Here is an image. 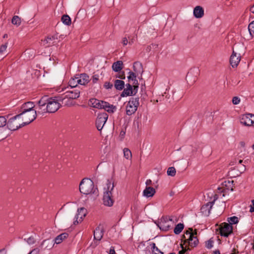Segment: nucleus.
Here are the masks:
<instances>
[{
  "mask_svg": "<svg viewBox=\"0 0 254 254\" xmlns=\"http://www.w3.org/2000/svg\"><path fill=\"white\" fill-rule=\"evenodd\" d=\"M23 114H20L10 118L7 123V127L11 130L14 131L31 123L32 120L30 119V118L28 119H24L23 117Z\"/></svg>",
  "mask_w": 254,
  "mask_h": 254,
  "instance_id": "obj_1",
  "label": "nucleus"
},
{
  "mask_svg": "<svg viewBox=\"0 0 254 254\" xmlns=\"http://www.w3.org/2000/svg\"><path fill=\"white\" fill-rule=\"evenodd\" d=\"M114 185L110 181H108L106 186L104 188L103 202L107 206L111 207L114 203L112 191L114 190Z\"/></svg>",
  "mask_w": 254,
  "mask_h": 254,
  "instance_id": "obj_2",
  "label": "nucleus"
},
{
  "mask_svg": "<svg viewBox=\"0 0 254 254\" xmlns=\"http://www.w3.org/2000/svg\"><path fill=\"white\" fill-rule=\"evenodd\" d=\"M64 105L68 106L69 104L65 101V99L62 97H55L54 98H50L47 102V110L49 113H55L60 107L61 103Z\"/></svg>",
  "mask_w": 254,
  "mask_h": 254,
  "instance_id": "obj_3",
  "label": "nucleus"
},
{
  "mask_svg": "<svg viewBox=\"0 0 254 254\" xmlns=\"http://www.w3.org/2000/svg\"><path fill=\"white\" fill-rule=\"evenodd\" d=\"M79 190L81 193L86 195L94 193L95 190L93 182L87 178L82 179L79 184Z\"/></svg>",
  "mask_w": 254,
  "mask_h": 254,
  "instance_id": "obj_4",
  "label": "nucleus"
},
{
  "mask_svg": "<svg viewBox=\"0 0 254 254\" xmlns=\"http://www.w3.org/2000/svg\"><path fill=\"white\" fill-rule=\"evenodd\" d=\"M139 105V98L132 97L127 102L126 106V114L131 116L134 114Z\"/></svg>",
  "mask_w": 254,
  "mask_h": 254,
  "instance_id": "obj_5",
  "label": "nucleus"
},
{
  "mask_svg": "<svg viewBox=\"0 0 254 254\" xmlns=\"http://www.w3.org/2000/svg\"><path fill=\"white\" fill-rule=\"evenodd\" d=\"M195 235H196V232H193L192 228H189L184 235V238L186 239L185 243H188L191 247H196L198 241L197 237L194 236Z\"/></svg>",
  "mask_w": 254,
  "mask_h": 254,
  "instance_id": "obj_6",
  "label": "nucleus"
},
{
  "mask_svg": "<svg viewBox=\"0 0 254 254\" xmlns=\"http://www.w3.org/2000/svg\"><path fill=\"white\" fill-rule=\"evenodd\" d=\"M80 95V91L78 90H74L72 91H66L61 97L65 99V101L69 104H71L70 99H75L78 98Z\"/></svg>",
  "mask_w": 254,
  "mask_h": 254,
  "instance_id": "obj_7",
  "label": "nucleus"
},
{
  "mask_svg": "<svg viewBox=\"0 0 254 254\" xmlns=\"http://www.w3.org/2000/svg\"><path fill=\"white\" fill-rule=\"evenodd\" d=\"M133 89L130 84H127L124 91L121 94V97H126L135 95L137 92L138 85H133Z\"/></svg>",
  "mask_w": 254,
  "mask_h": 254,
  "instance_id": "obj_8",
  "label": "nucleus"
},
{
  "mask_svg": "<svg viewBox=\"0 0 254 254\" xmlns=\"http://www.w3.org/2000/svg\"><path fill=\"white\" fill-rule=\"evenodd\" d=\"M108 116L106 113L99 114L96 121V126L98 130H101L108 119Z\"/></svg>",
  "mask_w": 254,
  "mask_h": 254,
  "instance_id": "obj_9",
  "label": "nucleus"
},
{
  "mask_svg": "<svg viewBox=\"0 0 254 254\" xmlns=\"http://www.w3.org/2000/svg\"><path fill=\"white\" fill-rule=\"evenodd\" d=\"M219 229L220 234L222 236L228 237L232 233L233 227L227 223H223L220 225Z\"/></svg>",
  "mask_w": 254,
  "mask_h": 254,
  "instance_id": "obj_10",
  "label": "nucleus"
},
{
  "mask_svg": "<svg viewBox=\"0 0 254 254\" xmlns=\"http://www.w3.org/2000/svg\"><path fill=\"white\" fill-rule=\"evenodd\" d=\"M240 122L246 126H254V115L248 114L243 115Z\"/></svg>",
  "mask_w": 254,
  "mask_h": 254,
  "instance_id": "obj_11",
  "label": "nucleus"
},
{
  "mask_svg": "<svg viewBox=\"0 0 254 254\" xmlns=\"http://www.w3.org/2000/svg\"><path fill=\"white\" fill-rule=\"evenodd\" d=\"M86 215V210L83 208H80L77 210V213L75 216V220L73 222L74 225L80 223Z\"/></svg>",
  "mask_w": 254,
  "mask_h": 254,
  "instance_id": "obj_12",
  "label": "nucleus"
},
{
  "mask_svg": "<svg viewBox=\"0 0 254 254\" xmlns=\"http://www.w3.org/2000/svg\"><path fill=\"white\" fill-rule=\"evenodd\" d=\"M89 104L94 108L102 109L103 107H107V102L100 101L96 99H91L89 101Z\"/></svg>",
  "mask_w": 254,
  "mask_h": 254,
  "instance_id": "obj_13",
  "label": "nucleus"
},
{
  "mask_svg": "<svg viewBox=\"0 0 254 254\" xmlns=\"http://www.w3.org/2000/svg\"><path fill=\"white\" fill-rule=\"evenodd\" d=\"M240 56L234 51L230 57V63L233 67H237L240 61Z\"/></svg>",
  "mask_w": 254,
  "mask_h": 254,
  "instance_id": "obj_14",
  "label": "nucleus"
},
{
  "mask_svg": "<svg viewBox=\"0 0 254 254\" xmlns=\"http://www.w3.org/2000/svg\"><path fill=\"white\" fill-rule=\"evenodd\" d=\"M193 14L196 18H202L204 14L203 8L199 5L196 6L193 9Z\"/></svg>",
  "mask_w": 254,
  "mask_h": 254,
  "instance_id": "obj_15",
  "label": "nucleus"
},
{
  "mask_svg": "<svg viewBox=\"0 0 254 254\" xmlns=\"http://www.w3.org/2000/svg\"><path fill=\"white\" fill-rule=\"evenodd\" d=\"M78 79L77 81H78V84H80L82 85H85L87 84L90 79L89 76L86 74H80L77 75Z\"/></svg>",
  "mask_w": 254,
  "mask_h": 254,
  "instance_id": "obj_16",
  "label": "nucleus"
},
{
  "mask_svg": "<svg viewBox=\"0 0 254 254\" xmlns=\"http://www.w3.org/2000/svg\"><path fill=\"white\" fill-rule=\"evenodd\" d=\"M57 41V39L54 36H48L42 41V44L45 47H49L53 45Z\"/></svg>",
  "mask_w": 254,
  "mask_h": 254,
  "instance_id": "obj_17",
  "label": "nucleus"
},
{
  "mask_svg": "<svg viewBox=\"0 0 254 254\" xmlns=\"http://www.w3.org/2000/svg\"><path fill=\"white\" fill-rule=\"evenodd\" d=\"M155 192V189L151 187H146L143 191V195L146 197H152Z\"/></svg>",
  "mask_w": 254,
  "mask_h": 254,
  "instance_id": "obj_18",
  "label": "nucleus"
},
{
  "mask_svg": "<svg viewBox=\"0 0 254 254\" xmlns=\"http://www.w3.org/2000/svg\"><path fill=\"white\" fill-rule=\"evenodd\" d=\"M124 67V64L122 61H118L113 64L112 68L113 71L115 72H120Z\"/></svg>",
  "mask_w": 254,
  "mask_h": 254,
  "instance_id": "obj_19",
  "label": "nucleus"
},
{
  "mask_svg": "<svg viewBox=\"0 0 254 254\" xmlns=\"http://www.w3.org/2000/svg\"><path fill=\"white\" fill-rule=\"evenodd\" d=\"M22 112L21 114H23V117L25 116V113L32 110V102H28L25 103L22 107Z\"/></svg>",
  "mask_w": 254,
  "mask_h": 254,
  "instance_id": "obj_20",
  "label": "nucleus"
},
{
  "mask_svg": "<svg viewBox=\"0 0 254 254\" xmlns=\"http://www.w3.org/2000/svg\"><path fill=\"white\" fill-rule=\"evenodd\" d=\"M103 232L102 230L100 227L96 228L94 232V237L95 239L97 240H100L103 237Z\"/></svg>",
  "mask_w": 254,
  "mask_h": 254,
  "instance_id": "obj_21",
  "label": "nucleus"
},
{
  "mask_svg": "<svg viewBox=\"0 0 254 254\" xmlns=\"http://www.w3.org/2000/svg\"><path fill=\"white\" fill-rule=\"evenodd\" d=\"M68 235L66 233H64L63 234H61L59 235H58L55 239V243L57 244H59L61 243L64 240L66 239L68 237Z\"/></svg>",
  "mask_w": 254,
  "mask_h": 254,
  "instance_id": "obj_22",
  "label": "nucleus"
},
{
  "mask_svg": "<svg viewBox=\"0 0 254 254\" xmlns=\"http://www.w3.org/2000/svg\"><path fill=\"white\" fill-rule=\"evenodd\" d=\"M114 86L117 90H122L125 86V82L123 80L117 79L114 82Z\"/></svg>",
  "mask_w": 254,
  "mask_h": 254,
  "instance_id": "obj_23",
  "label": "nucleus"
},
{
  "mask_svg": "<svg viewBox=\"0 0 254 254\" xmlns=\"http://www.w3.org/2000/svg\"><path fill=\"white\" fill-rule=\"evenodd\" d=\"M77 79L78 78L77 75H76L74 77L71 78L69 80L68 82L69 85L72 88L77 86L78 84V81H77Z\"/></svg>",
  "mask_w": 254,
  "mask_h": 254,
  "instance_id": "obj_24",
  "label": "nucleus"
},
{
  "mask_svg": "<svg viewBox=\"0 0 254 254\" xmlns=\"http://www.w3.org/2000/svg\"><path fill=\"white\" fill-rule=\"evenodd\" d=\"M124 156L127 160H131L132 158V154L130 150L127 148H125L123 149Z\"/></svg>",
  "mask_w": 254,
  "mask_h": 254,
  "instance_id": "obj_25",
  "label": "nucleus"
},
{
  "mask_svg": "<svg viewBox=\"0 0 254 254\" xmlns=\"http://www.w3.org/2000/svg\"><path fill=\"white\" fill-rule=\"evenodd\" d=\"M184 227V224L179 223L177 224L174 228V232L176 234H179L183 230Z\"/></svg>",
  "mask_w": 254,
  "mask_h": 254,
  "instance_id": "obj_26",
  "label": "nucleus"
},
{
  "mask_svg": "<svg viewBox=\"0 0 254 254\" xmlns=\"http://www.w3.org/2000/svg\"><path fill=\"white\" fill-rule=\"evenodd\" d=\"M62 21L66 25H69L71 24V19L67 15H64L62 17Z\"/></svg>",
  "mask_w": 254,
  "mask_h": 254,
  "instance_id": "obj_27",
  "label": "nucleus"
},
{
  "mask_svg": "<svg viewBox=\"0 0 254 254\" xmlns=\"http://www.w3.org/2000/svg\"><path fill=\"white\" fill-rule=\"evenodd\" d=\"M11 23L13 24L18 26L21 24V19L19 16L15 15L13 17L11 20Z\"/></svg>",
  "mask_w": 254,
  "mask_h": 254,
  "instance_id": "obj_28",
  "label": "nucleus"
},
{
  "mask_svg": "<svg viewBox=\"0 0 254 254\" xmlns=\"http://www.w3.org/2000/svg\"><path fill=\"white\" fill-rule=\"evenodd\" d=\"M215 200H213L212 202H209L207 203L205 205L202 206L201 207V209L203 210H208V213H209L210 209H211L214 203Z\"/></svg>",
  "mask_w": 254,
  "mask_h": 254,
  "instance_id": "obj_29",
  "label": "nucleus"
},
{
  "mask_svg": "<svg viewBox=\"0 0 254 254\" xmlns=\"http://www.w3.org/2000/svg\"><path fill=\"white\" fill-rule=\"evenodd\" d=\"M227 221L229 222L228 224H230L231 225L232 224H237L239 221L238 218L236 216L229 217L227 219Z\"/></svg>",
  "mask_w": 254,
  "mask_h": 254,
  "instance_id": "obj_30",
  "label": "nucleus"
},
{
  "mask_svg": "<svg viewBox=\"0 0 254 254\" xmlns=\"http://www.w3.org/2000/svg\"><path fill=\"white\" fill-rule=\"evenodd\" d=\"M107 107H103V108L106 110L107 112L110 113H113L116 109L115 106L113 105H110L109 103H107V105L106 106Z\"/></svg>",
  "mask_w": 254,
  "mask_h": 254,
  "instance_id": "obj_31",
  "label": "nucleus"
},
{
  "mask_svg": "<svg viewBox=\"0 0 254 254\" xmlns=\"http://www.w3.org/2000/svg\"><path fill=\"white\" fill-rule=\"evenodd\" d=\"M151 249L154 254H163V253L156 246L155 243L151 244Z\"/></svg>",
  "mask_w": 254,
  "mask_h": 254,
  "instance_id": "obj_32",
  "label": "nucleus"
},
{
  "mask_svg": "<svg viewBox=\"0 0 254 254\" xmlns=\"http://www.w3.org/2000/svg\"><path fill=\"white\" fill-rule=\"evenodd\" d=\"M167 175L172 177L175 176L176 173V169L173 167H169L167 170Z\"/></svg>",
  "mask_w": 254,
  "mask_h": 254,
  "instance_id": "obj_33",
  "label": "nucleus"
},
{
  "mask_svg": "<svg viewBox=\"0 0 254 254\" xmlns=\"http://www.w3.org/2000/svg\"><path fill=\"white\" fill-rule=\"evenodd\" d=\"M250 35L252 37H254V21L252 22L248 27Z\"/></svg>",
  "mask_w": 254,
  "mask_h": 254,
  "instance_id": "obj_34",
  "label": "nucleus"
},
{
  "mask_svg": "<svg viewBox=\"0 0 254 254\" xmlns=\"http://www.w3.org/2000/svg\"><path fill=\"white\" fill-rule=\"evenodd\" d=\"M127 78L129 80V81H134V82H133V84L135 83V81H136V82H137L135 79L136 75L135 73H133V72L130 71L129 72V75L127 76Z\"/></svg>",
  "mask_w": 254,
  "mask_h": 254,
  "instance_id": "obj_35",
  "label": "nucleus"
},
{
  "mask_svg": "<svg viewBox=\"0 0 254 254\" xmlns=\"http://www.w3.org/2000/svg\"><path fill=\"white\" fill-rule=\"evenodd\" d=\"M8 43H5L0 46V54L3 55L5 53L6 50L7 48Z\"/></svg>",
  "mask_w": 254,
  "mask_h": 254,
  "instance_id": "obj_36",
  "label": "nucleus"
},
{
  "mask_svg": "<svg viewBox=\"0 0 254 254\" xmlns=\"http://www.w3.org/2000/svg\"><path fill=\"white\" fill-rule=\"evenodd\" d=\"M7 122V120L4 116H0V127L5 126Z\"/></svg>",
  "mask_w": 254,
  "mask_h": 254,
  "instance_id": "obj_37",
  "label": "nucleus"
},
{
  "mask_svg": "<svg viewBox=\"0 0 254 254\" xmlns=\"http://www.w3.org/2000/svg\"><path fill=\"white\" fill-rule=\"evenodd\" d=\"M214 241L212 239H209L208 241L205 242V247L208 249H211L213 246Z\"/></svg>",
  "mask_w": 254,
  "mask_h": 254,
  "instance_id": "obj_38",
  "label": "nucleus"
},
{
  "mask_svg": "<svg viewBox=\"0 0 254 254\" xmlns=\"http://www.w3.org/2000/svg\"><path fill=\"white\" fill-rule=\"evenodd\" d=\"M240 102V99L238 97H234L232 99V103L234 105H238Z\"/></svg>",
  "mask_w": 254,
  "mask_h": 254,
  "instance_id": "obj_39",
  "label": "nucleus"
},
{
  "mask_svg": "<svg viewBox=\"0 0 254 254\" xmlns=\"http://www.w3.org/2000/svg\"><path fill=\"white\" fill-rule=\"evenodd\" d=\"M93 83H96L99 80V76L98 75H94L91 79Z\"/></svg>",
  "mask_w": 254,
  "mask_h": 254,
  "instance_id": "obj_40",
  "label": "nucleus"
},
{
  "mask_svg": "<svg viewBox=\"0 0 254 254\" xmlns=\"http://www.w3.org/2000/svg\"><path fill=\"white\" fill-rule=\"evenodd\" d=\"M104 87L106 89H110L113 87V84L110 83V82H105L104 84Z\"/></svg>",
  "mask_w": 254,
  "mask_h": 254,
  "instance_id": "obj_41",
  "label": "nucleus"
},
{
  "mask_svg": "<svg viewBox=\"0 0 254 254\" xmlns=\"http://www.w3.org/2000/svg\"><path fill=\"white\" fill-rule=\"evenodd\" d=\"M250 211L251 212H254V199L252 200V204L250 205Z\"/></svg>",
  "mask_w": 254,
  "mask_h": 254,
  "instance_id": "obj_42",
  "label": "nucleus"
},
{
  "mask_svg": "<svg viewBox=\"0 0 254 254\" xmlns=\"http://www.w3.org/2000/svg\"><path fill=\"white\" fill-rule=\"evenodd\" d=\"M125 134H126L125 131H124L123 130L121 131L120 134V137L121 138V140H122L124 138V137L125 135Z\"/></svg>",
  "mask_w": 254,
  "mask_h": 254,
  "instance_id": "obj_43",
  "label": "nucleus"
},
{
  "mask_svg": "<svg viewBox=\"0 0 254 254\" xmlns=\"http://www.w3.org/2000/svg\"><path fill=\"white\" fill-rule=\"evenodd\" d=\"M122 43L124 46H126L128 43V40L126 37H124L122 40Z\"/></svg>",
  "mask_w": 254,
  "mask_h": 254,
  "instance_id": "obj_44",
  "label": "nucleus"
},
{
  "mask_svg": "<svg viewBox=\"0 0 254 254\" xmlns=\"http://www.w3.org/2000/svg\"><path fill=\"white\" fill-rule=\"evenodd\" d=\"M46 103L45 102V101H43V99L38 101V104L39 106H43Z\"/></svg>",
  "mask_w": 254,
  "mask_h": 254,
  "instance_id": "obj_45",
  "label": "nucleus"
},
{
  "mask_svg": "<svg viewBox=\"0 0 254 254\" xmlns=\"http://www.w3.org/2000/svg\"><path fill=\"white\" fill-rule=\"evenodd\" d=\"M182 250L179 252L178 254H184L186 253V252L187 251V250L184 249L182 245Z\"/></svg>",
  "mask_w": 254,
  "mask_h": 254,
  "instance_id": "obj_46",
  "label": "nucleus"
},
{
  "mask_svg": "<svg viewBox=\"0 0 254 254\" xmlns=\"http://www.w3.org/2000/svg\"><path fill=\"white\" fill-rule=\"evenodd\" d=\"M145 184L146 185L147 187H149V186L152 185V181L150 179L147 180L145 182Z\"/></svg>",
  "mask_w": 254,
  "mask_h": 254,
  "instance_id": "obj_47",
  "label": "nucleus"
},
{
  "mask_svg": "<svg viewBox=\"0 0 254 254\" xmlns=\"http://www.w3.org/2000/svg\"><path fill=\"white\" fill-rule=\"evenodd\" d=\"M109 254H116L114 248H111L110 250Z\"/></svg>",
  "mask_w": 254,
  "mask_h": 254,
  "instance_id": "obj_48",
  "label": "nucleus"
},
{
  "mask_svg": "<svg viewBox=\"0 0 254 254\" xmlns=\"http://www.w3.org/2000/svg\"><path fill=\"white\" fill-rule=\"evenodd\" d=\"M0 254H6V251L4 249L0 250Z\"/></svg>",
  "mask_w": 254,
  "mask_h": 254,
  "instance_id": "obj_49",
  "label": "nucleus"
},
{
  "mask_svg": "<svg viewBox=\"0 0 254 254\" xmlns=\"http://www.w3.org/2000/svg\"><path fill=\"white\" fill-rule=\"evenodd\" d=\"M29 118H30V119L31 120V116L30 115H27L26 113H25V116H24V119H28Z\"/></svg>",
  "mask_w": 254,
  "mask_h": 254,
  "instance_id": "obj_50",
  "label": "nucleus"
},
{
  "mask_svg": "<svg viewBox=\"0 0 254 254\" xmlns=\"http://www.w3.org/2000/svg\"><path fill=\"white\" fill-rule=\"evenodd\" d=\"M65 89H66V88H64L63 87H61L58 90H59V92H61L62 91H64Z\"/></svg>",
  "mask_w": 254,
  "mask_h": 254,
  "instance_id": "obj_51",
  "label": "nucleus"
},
{
  "mask_svg": "<svg viewBox=\"0 0 254 254\" xmlns=\"http://www.w3.org/2000/svg\"><path fill=\"white\" fill-rule=\"evenodd\" d=\"M117 77L125 79V76L124 73H123L122 75H119L118 76H117Z\"/></svg>",
  "mask_w": 254,
  "mask_h": 254,
  "instance_id": "obj_52",
  "label": "nucleus"
},
{
  "mask_svg": "<svg viewBox=\"0 0 254 254\" xmlns=\"http://www.w3.org/2000/svg\"><path fill=\"white\" fill-rule=\"evenodd\" d=\"M250 11L252 13H254V4L251 7Z\"/></svg>",
  "mask_w": 254,
  "mask_h": 254,
  "instance_id": "obj_53",
  "label": "nucleus"
},
{
  "mask_svg": "<svg viewBox=\"0 0 254 254\" xmlns=\"http://www.w3.org/2000/svg\"><path fill=\"white\" fill-rule=\"evenodd\" d=\"M39 250L38 249H34V250H33V252H35V253L36 254H37L38 253H39Z\"/></svg>",
  "mask_w": 254,
  "mask_h": 254,
  "instance_id": "obj_54",
  "label": "nucleus"
},
{
  "mask_svg": "<svg viewBox=\"0 0 254 254\" xmlns=\"http://www.w3.org/2000/svg\"><path fill=\"white\" fill-rule=\"evenodd\" d=\"M214 254H220V252L219 251H215L214 252Z\"/></svg>",
  "mask_w": 254,
  "mask_h": 254,
  "instance_id": "obj_55",
  "label": "nucleus"
},
{
  "mask_svg": "<svg viewBox=\"0 0 254 254\" xmlns=\"http://www.w3.org/2000/svg\"><path fill=\"white\" fill-rule=\"evenodd\" d=\"M39 71H38L37 70H36V72H35V74H36L37 75H39Z\"/></svg>",
  "mask_w": 254,
  "mask_h": 254,
  "instance_id": "obj_56",
  "label": "nucleus"
},
{
  "mask_svg": "<svg viewBox=\"0 0 254 254\" xmlns=\"http://www.w3.org/2000/svg\"><path fill=\"white\" fill-rule=\"evenodd\" d=\"M7 35L6 34H5L3 36V38H7Z\"/></svg>",
  "mask_w": 254,
  "mask_h": 254,
  "instance_id": "obj_57",
  "label": "nucleus"
},
{
  "mask_svg": "<svg viewBox=\"0 0 254 254\" xmlns=\"http://www.w3.org/2000/svg\"><path fill=\"white\" fill-rule=\"evenodd\" d=\"M132 43H133L132 40H131V41H129L128 42V44H130V45H131Z\"/></svg>",
  "mask_w": 254,
  "mask_h": 254,
  "instance_id": "obj_58",
  "label": "nucleus"
},
{
  "mask_svg": "<svg viewBox=\"0 0 254 254\" xmlns=\"http://www.w3.org/2000/svg\"><path fill=\"white\" fill-rule=\"evenodd\" d=\"M240 143H241V145L243 146H244L245 145V143L244 142H241Z\"/></svg>",
  "mask_w": 254,
  "mask_h": 254,
  "instance_id": "obj_59",
  "label": "nucleus"
},
{
  "mask_svg": "<svg viewBox=\"0 0 254 254\" xmlns=\"http://www.w3.org/2000/svg\"><path fill=\"white\" fill-rule=\"evenodd\" d=\"M225 183L228 182V184H231V182H233V181H225Z\"/></svg>",
  "mask_w": 254,
  "mask_h": 254,
  "instance_id": "obj_60",
  "label": "nucleus"
},
{
  "mask_svg": "<svg viewBox=\"0 0 254 254\" xmlns=\"http://www.w3.org/2000/svg\"><path fill=\"white\" fill-rule=\"evenodd\" d=\"M242 162H243V160H239V164H241Z\"/></svg>",
  "mask_w": 254,
  "mask_h": 254,
  "instance_id": "obj_61",
  "label": "nucleus"
},
{
  "mask_svg": "<svg viewBox=\"0 0 254 254\" xmlns=\"http://www.w3.org/2000/svg\"><path fill=\"white\" fill-rule=\"evenodd\" d=\"M252 147L254 150V143L253 144Z\"/></svg>",
  "mask_w": 254,
  "mask_h": 254,
  "instance_id": "obj_62",
  "label": "nucleus"
},
{
  "mask_svg": "<svg viewBox=\"0 0 254 254\" xmlns=\"http://www.w3.org/2000/svg\"><path fill=\"white\" fill-rule=\"evenodd\" d=\"M229 173H230V175H233V174H232V171L230 172Z\"/></svg>",
  "mask_w": 254,
  "mask_h": 254,
  "instance_id": "obj_63",
  "label": "nucleus"
},
{
  "mask_svg": "<svg viewBox=\"0 0 254 254\" xmlns=\"http://www.w3.org/2000/svg\"><path fill=\"white\" fill-rule=\"evenodd\" d=\"M32 254V251L30 252L28 254Z\"/></svg>",
  "mask_w": 254,
  "mask_h": 254,
  "instance_id": "obj_64",
  "label": "nucleus"
}]
</instances>
